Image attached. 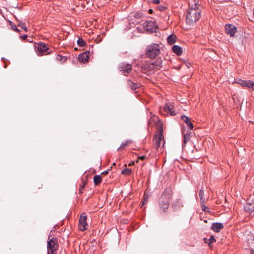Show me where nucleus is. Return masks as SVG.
<instances>
[{
	"label": "nucleus",
	"mask_w": 254,
	"mask_h": 254,
	"mask_svg": "<svg viewBox=\"0 0 254 254\" xmlns=\"http://www.w3.org/2000/svg\"><path fill=\"white\" fill-rule=\"evenodd\" d=\"M201 13V6L195 3L189 8L186 15V24L189 26H194L200 19Z\"/></svg>",
	"instance_id": "obj_1"
},
{
	"label": "nucleus",
	"mask_w": 254,
	"mask_h": 254,
	"mask_svg": "<svg viewBox=\"0 0 254 254\" xmlns=\"http://www.w3.org/2000/svg\"><path fill=\"white\" fill-rule=\"evenodd\" d=\"M160 53V47L158 44L154 43L148 45L146 49L147 57L153 59L159 55Z\"/></svg>",
	"instance_id": "obj_2"
},
{
	"label": "nucleus",
	"mask_w": 254,
	"mask_h": 254,
	"mask_svg": "<svg viewBox=\"0 0 254 254\" xmlns=\"http://www.w3.org/2000/svg\"><path fill=\"white\" fill-rule=\"evenodd\" d=\"M153 142L154 147L157 150H159L161 148V145L162 144V147L164 146L165 141L164 140L163 130L160 129L155 136L153 137Z\"/></svg>",
	"instance_id": "obj_3"
},
{
	"label": "nucleus",
	"mask_w": 254,
	"mask_h": 254,
	"mask_svg": "<svg viewBox=\"0 0 254 254\" xmlns=\"http://www.w3.org/2000/svg\"><path fill=\"white\" fill-rule=\"evenodd\" d=\"M59 247V244L56 238H52L47 242V254H56V251Z\"/></svg>",
	"instance_id": "obj_4"
},
{
	"label": "nucleus",
	"mask_w": 254,
	"mask_h": 254,
	"mask_svg": "<svg viewBox=\"0 0 254 254\" xmlns=\"http://www.w3.org/2000/svg\"><path fill=\"white\" fill-rule=\"evenodd\" d=\"M145 67L148 68L150 70L160 69L162 67V61L161 59H158L155 61L144 64Z\"/></svg>",
	"instance_id": "obj_5"
},
{
	"label": "nucleus",
	"mask_w": 254,
	"mask_h": 254,
	"mask_svg": "<svg viewBox=\"0 0 254 254\" xmlns=\"http://www.w3.org/2000/svg\"><path fill=\"white\" fill-rule=\"evenodd\" d=\"M235 83L242 86L243 87L247 88L254 90V83L251 80H243L241 79H236L234 81Z\"/></svg>",
	"instance_id": "obj_6"
},
{
	"label": "nucleus",
	"mask_w": 254,
	"mask_h": 254,
	"mask_svg": "<svg viewBox=\"0 0 254 254\" xmlns=\"http://www.w3.org/2000/svg\"><path fill=\"white\" fill-rule=\"evenodd\" d=\"M119 69L124 73L125 75H126V74H128L131 71L132 66L129 64L122 63L119 64Z\"/></svg>",
	"instance_id": "obj_7"
},
{
	"label": "nucleus",
	"mask_w": 254,
	"mask_h": 254,
	"mask_svg": "<svg viewBox=\"0 0 254 254\" xmlns=\"http://www.w3.org/2000/svg\"><path fill=\"white\" fill-rule=\"evenodd\" d=\"M170 199L164 198V196H161L159 199V205L160 209L163 211H166L169 207Z\"/></svg>",
	"instance_id": "obj_8"
},
{
	"label": "nucleus",
	"mask_w": 254,
	"mask_h": 254,
	"mask_svg": "<svg viewBox=\"0 0 254 254\" xmlns=\"http://www.w3.org/2000/svg\"><path fill=\"white\" fill-rule=\"evenodd\" d=\"M87 217L85 213L81 215L79 220V229L81 231H84L87 229V224L86 222Z\"/></svg>",
	"instance_id": "obj_9"
},
{
	"label": "nucleus",
	"mask_w": 254,
	"mask_h": 254,
	"mask_svg": "<svg viewBox=\"0 0 254 254\" xmlns=\"http://www.w3.org/2000/svg\"><path fill=\"white\" fill-rule=\"evenodd\" d=\"M226 33L229 35L230 37H233L237 31V29L235 26L233 24H227L225 26Z\"/></svg>",
	"instance_id": "obj_10"
},
{
	"label": "nucleus",
	"mask_w": 254,
	"mask_h": 254,
	"mask_svg": "<svg viewBox=\"0 0 254 254\" xmlns=\"http://www.w3.org/2000/svg\"><path fill=\"white\" fill-rule=\"evenodd\" d=\"M163 110L167 113H170L171 115L174 116L176 115V112L174 108L173 103L168 102L165 104Z\"/></svg>",
	"instance_id": "obj_11"
},
{
	"label": "nucleus",
	"mask_w": 254,
	"mask_h": 254,
	"mask_svg": "<svg viewBox=\"0 0 254 254\" xmlns=\"http://www.w3.org/2000/svg\"><path fill=\"white\" fill-rule=\"evenodd\" d=\"M144 27L147 30L152 32L155 30V23L152 21H147L143 24Z\"/></svg>",
	"instance_id": "obj_12"
},
{
	"label": "nucleus",
	"mask_w": 254,
	"mask_h": 254,
	"mask_svg": "<svg viewBox=\"0 0 254 254\" xmlns=\"http://www.w3.org/2000/svg\"><path fill=\"white\" fill-rule=\"evenodd\" d=\"M181 119L184 121V122L186 124L187 126L190 129L192 130L193 129V125L191 122L190 120L189 117L186 115H182L181 117Z\"/></svg>",
	"instance_id": "obj_13"
},
{
	"label": "nucleus",
	"mask_w": 254,
	"mask_h": 254,
	"mask_svg": "<svg viewBox=\"0 0 254 254\" xmlns=\"http://www.w3.org/2000/svg\"><path fill=\"white\" fill-rule=\"evenodd\" d=\"M172 189L170 187H167L165 189L161 196H164V198H168L170 200V198L172 196Z\"/></svg>",
	"instance_id": "obj_14"
},
{
	"label": "nucleus",
	"mask_w": 254,
	"mask_h": 254,
	"mask_svg": "<svg viewBox=\"0 0 254 254\" xmlns=\"http://www.w3.org/2000/svg\"><path fill=\"white\" fill-rule=\"evenodd\" d=\"M48 49V48L47 47V45L46 44L42 43V42H41L38 44V47H37L38 54H43Z\"/></svg>",
	"instance_id": "obj_15"
},
{
	"label": "nucleus",
	"mask_w": 254,
	"mask_h": 254,
	"mask_svg": "<svg viewBox=\"0 0 254 254\" xmlns=\"http://www.w3.org/2000/svg\"><path fill=\"white\" fill-rule=\"evenodd\" d=\"M223 228V225L221 223H213L211 225V228L216 232H219Z\"/></svg>",
	"instance_id": "obj_16"
},
{
	"label": "nucleus",
	"mask_w": 254,
	"mask_h": 254,
	"mask_svg": "<svg viewBox=\"0 0 254 254\" xmlns=\"http://www.w3.org/2000/svg\"><path fill=\"white\" fill-rule=\"evenodd\" d=\"M89 58V52H85L80 54L78 56V59L80 62H86L88 61Z\"/></svg>",
	"instance_id": "obj_17"
},
{
	"label": "nucleus",
	"mask_w": 254,
	"mask_h": 254,
	"mask_svg": "<svg viewBox=\"0 0 254 254\" xmlns=\"http://www.w3.org/2000/svg\"><path fill=\"white\" fill-rule=\"evenodd\" d=\"M127 84L129 88H130L132 91H135L137 88L139 87V85L134 83L130 80L127 81Z\"/></svg>",
	"instance_id": "obj_18"
},
{
	"label": "nucleus",
	"mask_w": 254,
	"mask_h": 254,
	"mask_svg": "<svg viewBox=\"0 0 254 254\" xmlns=\"http://www.w3.org/2000/svg\"><path fill=\"white\" fill-rule=\"evenodd\" d=\"M172 51L174 53L176 54L178 56H180L182 53V48L178 45H174L172 47Z\"/></svg>",
	"instance_id": "obj_19"
},
{
	"label": "nucleus",
	"mask_w": 254,
	"mask_h": 254,
	"mask_svg": "<svg viewBox=\"0 0 254 254\" xmlns=\"http://www.w3.org/2000/svg\"><path fill=\"white\" fill-rule=\"evenodd\" d=\"M245 211L251 213L254 211V205L252 204H247L244 206Z\"/></svg>",
	"instance_id": "obj_20"
},
{
	"label": "nucleus",
	"mask_w": 254,
	"mask_h": 254,
	"mask_svg": "<svg viewBox=\"0 0 254 254\" xmlns=\"http://www.w3.org/2000/svg\"><path fill=\"white\" fill-rule=\"evenodd\" d=\"M190 131H187V134H184L183 143L185 144L190 140Z\"/></svg>",
	"instance_id": "obj_21"
},
{
	"label": "nucleus",
	"mask_w": 254,
	"mask_h": 254,
	"mask_svg": "<svg viewBox=\"0 0 254 254\" xmlns=\"http://www.w3.org/2000/svg\"><path fill=\"white\" fill-rule=\"evenodd\" d=\"M204 241L205 243H207L208 245L211 247V244L214 242L216 240L215 237L213 235H211L208 240H207V238H204Z\"/></svg>",
	"instance_id": "obj_22"
},
{
	"label": "nucleus",
	"mask_w": 254,
	"mask_h": 254,
	"mask_svg": "<svg viewBox=\"0 0 254 254\" xmlns=\"http://www.w3.org/2000/svg\"><path fill=\"white\" fill-rule=\"evenodd\" d=\"M167 40L168 44L172 45L176 42V37L173 35H170L168 37Z\"/></svg>",
	"instance_id": "obj_23"
},
{
	"label": "nucleus",
	"mask_w": 254,
	"mask_h": 254,
	"mask_svg": "<svg viewBox=\"0 0 254 254\" xmlns=\"http://www.w3.org/2000/svg\"><path fill=\"white\" fill-rule=\"evenodd\" d=\"M94 183L95 185H98L102 181V178L100 175H95L94 177Z\"/></svg>",
	"instance_id": "obj_24"
},
{
	"label": "nucleus",
	"mask_w": 254,
	"mask_h": 254,
	"mask_svg": "<svg viewBox=\"0 0 254 254\" xmlns=\"http://www.w3.org/2000/svg\"><path fill=\"white\" fill-rule=\"evenodd\" d=\"M199 196L200 199L201 203H205L204 192L202 189H200L199 192Z\"/></svg>",
	"instance_id": "obj_25"
},
{
	"label": "nucleus",
	"mask_w": 254,
	"mask_h": 254,
	"mask_svg": "<svg viewBox=\"0 0 254 254\" xmlns=\"http://www.w3.org/2000/svg\"><path fill=\"white\" fill-rule=\"evenodd\" d=\"M173 207L175 210H176L178 208H180L183 207V205L182 204L181 201L180 200H177L175 203L173 205Z\"/></svg>",
	"instance_id": "obj_26"
},
{
	"label": "nucleus",
	"mask_w": 254,
	"mask_h": 254,
	"mask_svg": "<svg viewBox=\"0 0 254 254\" xmlns=\"http://www.w3.org/2000/svg\"><path fill=\"white\" fill-rule=\"evenodd\" d=\"M132 172V170L129 168H125L122 170L121 174L122 175H130Z\"/></svg>",
	"instance_id": "obj_27"
},
{
	"label": "nucleus",
	"mask_w": 254,
	"mask_h": 254,
	"mask_svg": "<svg viewBox=\"0 0 254 254\" xmlns=\"http://www.w3.org/2000/svg\"><path fill=\"white\" fill-rule=\"evenodd\" d=\"M77 44L80 47H84L86 45V42L82 38H79L77 40Z\"/></svg>",
	"instance_id": "obj_28"
},
{
	"label": "nucleus",
	"mask_w": 254,
	"mask_h": 254,
	"mask_svg": "<svg viewBox=\"0 0 254 254\" xmlns=\"http://www.w3.org/2000/svg\"><path fill=\"white\" fill-rule=\"evenodd\" d=\"M18 26L21 27L26 32L28 31L27 28L25 26V23L22 21H19Z\"/></svg>",
	"instance_id": "obj_29"
},
{
	"label": "nucleus",
	"mask_w": 254,
	"mask_h": 254,
	"mask_svg": "<svg viewBox=\"0 0 254 254\" xmlns=\"http://www.w3.org/2000/svg\"><path fill=\"white\" fill-rule=\"evenodd\" d=\"M130 141H126L125 142H122L120 145V146L117 149V150H119L120 149L123 148L125 146H127L129 143H130Z\"/></svg>",
	"instance_id": "obj_30"
},
{
	"label": "nucleus",
	"mask_w": 254,
	"mask_h": 254,
	"mask_svg": "<svg viewBox=\"0 0 254 254\" xmlns=\"http://www.w3.org/2000/svg\"><path fill=\"white\" fill-rule=\"evenodd\" d=\"M56 59L58 61H62L63 60H64V61L66 59V58L64 56H63L60 55H57L56 56Z\"/></svg>",
	"instance_id": "obj_31"
},
{
	"label": "nucleus",
	"mask_w": 254,
	"mask_h": 254,
	"mask_svg": "<svg viewBox=\"0 0 254 254\" xmlns=\"http://www.w3.org/2000/svg\"><path fill=\"white\" fill-rule=\"evenodd\" d=\"M201 204V208L204 212H209V208L205 205V203Z\"/></svg>",
	"instance_id": "obj_32"
},
{
	"label": "nucleus",
	"mask_w": 254,
	"mask_h": 254,
	"mask_svg": "<svg viewBox=\"0 0 254 254\" xmlns=\"http://www.w3.org/2000/svg\"><path fill=\"white\" fill-rule=\"evenodd\" d=\"M149 3L154 4H159L160 3V0H146Z\"/></svg>",
	"instance_id": "obj_33"
},
{
	"label": "nucleus",
	"mask_w": 254,
	"mask_h": 254,
	"mask_svg": "<svg viewBox=\"0 0 254 254\" xmlns=\"http://www.w3.org/2000/svg\"><path fill=\"white\" fill-rule=\"evenodd\" d=\"M11 27H12V29L14 31H16V32H19L20 31V30H19V29H18L16 27V25H15V24H13H13H11Z\"/></svg>",
	"instance_id": "obj_34"
},
{
	"label": "nucleus",
	"mask_w": 254,
	"mask_h": 254,
	"mask_svg": "<svg viewBox=\"0 0 254 254\" xmlns=\"http://www.w3.org/2000/svg\"><path fill=\"white\" fill-rule=\"evenodd\" d=\"M148 202V197H144L142 201V205L146 204Z\"/></svg>",
	"instance_id": "obj_35"
},
{
	"label": "nucleus",
	"mask_w": 254,
	"mask_h": 254,
	"mask_svg": "<svg viewBox=\"0 0 254 254\" xmlns=\"http://www.w3.org/2000/svg\"><path fill=\"white\" fill-rule=\"evenodd\" d=\"M145 158H146V156L144 155L140 156L138 157V159L142 160H144Z\"/></svg>",
	"instance_id": "obj_36"
},
{
	"label": "nucleus",
	"mask_w": 254,
	"mask_h": 254,
	"mask_svg": "<svg viewBox=\"0 0 254 254\" xmlns=\"http://www.w3.org/2000/svg\"><path fill=\"white\" fill-rule=\"evenodd\" d=\"M21 38L23 40H25L26 39V38H27V35H23L22 36H20Z\"/></svg>",
	"instance_id": "obj_37"
},
{
	"label": "nucleus",
	"mask_w": 254,
	"mask_h": 254,
	"mask_svg": "<svg viewBox=\"0 0 254 254\" xmlns=\"http://www.w3.org/2000/svg\"><path fill=\"white\" fill-rule=\"evenodd\" d=\"M109 171V169H107V170L104 171L102 173V174H107L108 173V171Z\"/></svg>",
	"instance_id": "obj_38"
},
{
	"label": "nucleus",
	"mask_w": 254,
	"mask_h": 254,
	"mask_svg": "<svg viewBox=\"0 0 254 254\" xmlns=\"http://www.w3.org/2000/svg\"><path fill=\"white\" fill-rule=\"evenodd\" d=\"M134 161H132L131 162H130V163L129 164V166L133 165H134Z\"/></svg>",
	"instance_id": "obj_39"
},
{
	"label": "nucleus",
	"mask_w": 254,
	"mask_h": 254,
	"mask_svg": "<svg viewBox=\"0 0 254 254\" xmlns=\"http://www.w3.org/2000/svg\"><path fill=\"white\" fill-rule=\"evenodd\" d=\"M251 254H254V249L251 250Z\"/></svg>",
	"instance_id": "obj_40"
},
{
	"label": "nucleus",
	"mask_w": 254,
	"mask_h": 254,
	"mask_svg": "<svg viewBox=\"0 0 254 254\" xmlns=\"http://www.w3.org/2000/svg\"><path fill=\"white\" fill-rule=\"evenodd\" d=\"M152 12V9H150V10H149V13H151V12Z\"/></svg>",
	"instance_id": "obj_41"
},
{
	"label": "nucleus",
	"mask_w": 254,
	"mask_h": 254,
	"mask_svg": "<svg viewBox=\"0 0 254 254\" xmlns=\"http://www.w3.org/2000/svg\"><path fill=\"white\" fill-rule=\"evenodd\" d=\"M253 15L254 16V11H253Z\"/></svg>",
	"instance_id": "obj_42"
},
{
	"label": "nucleus",
	"mask_w": 254,
	"mask_h": 254,
	"mask_svg": "<svg viewBox=\"0 0 254 254\" xmlns=\"http://www.w3.org/2000/svg\"><path fill=\"white\" fill-rule=\"evenodd\" d=\"M115 165V163H113V165Z\"/></svg>",
	"instance_id": "obj_43"
},
{
	"label": "nucleus",
	"mask_w": 254,
	"mask_h": 254,
	"mask_svg": "<svg viewBox=\"0 0 254 254\" xmlns=\"http://www.w3.org/2000/svg\"><path fill=\"white\" fill-rule=\"evenodd\" d=\"M253 240L254 241V238H253Z\"/></svg>",
	"instance_id": "obj_44"
}]
</instances>
